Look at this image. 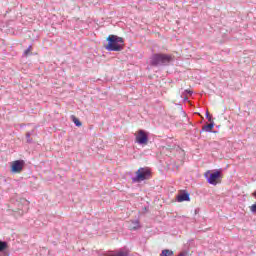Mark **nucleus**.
<instances>
[{
	"instance_id": "6",
	"label": "nucleus",
	"mask_w": 256,
	"mask_h": 256,
	"mask_svg": "<svg viewBox=\"0 0 256 256\" xmlns=\"http://www.w3.org/2000/svg\"><path fill=\"white\" fill-rule=\"evenodd\" d=\"M23 167H25V161L15 160L11 164V173H21V171H23Z\"/></svg>"
},
{
	"instance_id": "9",
	"label": "nucleus",
	"mask_w": 256,
	"mask_h": 256,
	"mask_svg": "<svg viewBox=\"0 0 256 256\" xmlns=\"http://www.w3.org/2000/svg\"><path fill=\"white\" fill-rule=\"evenodd\" d=\"M213 127H215V122H210V124L204 125L202 127V130L200 131V133H203V131H205L206 133H212Z\"/></svg>"
},
{
	"instance_id": "8",
	"label": "nucleus",
	"mask_w": 256,
	"mask_h": 256,
	"mask_svg": "<svg viewBox=\"0 0 256 256\" xmlns=\"http://www.w3.org/2000/svg\"><path fill=\"white\" fill-rule=\"evenodd\" d=\"M0 254L1 256H9V243L7 241L0 240Z\"/></svg>"
},
{
	"instance_id": "4",
	"label": "nucleus",
	"mask_w": 256,
	"mask_h": 256,
	"mask_svg": "<svg viewBox=\"0 0 256 256\" xmlns=\"http://www.w3.org/2000/svg\"><path fill=\"white\" fill-rule=\"evenodd\" d=\"M222 175L223 173L221 170H208L204 174V177L210 185H217L218 183H221Z\"/></svg>"
},
{
	"instance_id": "18",
	"label": "nucleus",
	"mask_w": 256,
	"mask_h": 256,
	"mask_svg": "<svg viewBox=\"0 0 256 256\" xmlns=\"http://www.w3.org/2000/svg\"><path fill=\"white\" fill-rule=\"evenodd\" d=\"M199 211H200V209L196 208L195 211H194L195 215H197L199 213Z\"/></svg>"
},
{
	"instance_id": "17",
	"label": "nucleus",
	"mask_w": 256,
	"mask_h": 256,
	"mask_svg": "<svg viewBox=\"0 0 256 256\" xmlns=\"http://www.w3.org/2000/svg\"><path fill=\"white\" fill-rule=\"evenodd\" d=\"M185 93H187L188 95H193V92L191 90H185Z\"/></svg>"
},
{
	"instance_id": "14",
	"label": "nucleus",
	"mask_w": 256,
	"mask_h": 256,
	"mask_svg": "<svg viewBox=\"0 0 256 256\" xmlns=\"http://www.w3.org/2000/svg\"><path fill=\"white\" fill-rule=\"evenodd\" d=\"M206 119H208L209 123L213 122V116L209 114V111H206Z\"/></svg>"
},
{
	"instance_id": "10",
	"label": "nucleus",
	"mask_w": 256,
	"mask_h": 256,
	"mask_svg": "<svg viewBox=\"0 0 256 256\" xmlns=\"http://www.w3.org/2000/svg\"><path fill=\"white\" fill-rule=\"evenodd\" d=\"M132 226L130 227V231H137V229H141V223L139 220H132Z\"/></svg>"
},
{
	"instance_id": "16",
	"label": "nucleus",
	"mask_w": 256,
	"mask_h": 256,
	"mask_svg": "<svg viewBox=\"0 0 256 256\" xmlns=\"http://www.w3.org/2000/svg\"><path fill=\"white\" fill-rule=\"evenodd\" d=\"M252 213H256V202L251 206Z\"/></svg>"
},
{
	"instance_id": "12",
	"label": "nucleus",
	"mask_w": 256,
	"mask_h": 256,
	"mask_svg": "<svg viewBox=\"0 0 256 256\" xmlns=\"http://www.w3.org/2000/svg\"><path fill=\"white\" fill-rule=\"evenodd\" d=\"M72 121L76 125V127H81V125H83V123H81V120H79V118L75 116H72Z\"/></svg>"
},
{
	"instance_id": "21",
	"label": "nucleus",
	"mask_w": 256,
	"mask_h": 256,
	"mask_svg": "<svg viewBox=\"0 0 256 256\" xmlns=\"http://www.w3.org/2000/svg\"><path fill=\"white\" fill-rule=\"evenodd\" d=\"M253 197L256 199V190L253 192Z\"/></svg>"
},
{
	"instance_id": "1",
	"label": "nucleus",
	"mask_w": 256,
	"mask_h": 256,
	"mask_svg": "<svg viewBox=\"0 0 256 256\" xmlns=\"http://www.w3.org/2000/svg\"><path fill=\"white\" fill-rule=\"evenodd\" d=\"M173 63V56L165 53H154L149 60L150 67H169Z\"/></svg>"
},
{
	"instance_id": "11",
	"label": "nucleus",
	"mask_w": 256,
	"mask_h": 256,
	"mask_svg": "<svg viewBox=\"0 0 256 256\" xmlns=\"http://www.w3.org/2000/svg\"><path fill=\"white\" fill-rule=\"evenodd\" d=\"M160 256H173V251L169 249L162 250Z\"/></svg>"
},
{
	"instance_id": "13",
	"label": "nucleus",
	"mask_w": 256,
	"mask_h": 256,
	"mask_svg": "<svg viewBox=\"0 0 256 256\" xmlns=\"http://www.w3.org/2000/svg\"><path fill=\"white\" fill-rule=\"evenodd\" d=\"M31 134H32V132H27L26 133V143H28V144L33 143V139L31 138Z\"/></svg>"
},
{
	"instance_id": "2",
	"label": "nucleus",
	"mask_w": 256,
	"mask_h": 256,
	"mask_svg": "<svg viewBox=\"0 0 256 256\" xmlns=\"http://www.w3.org/2000/svg\"><path fill=\"white\" fill-rule=\"evenodd\" d=\"M107 45L104 46L106 51H123L125 47V40L117 35H109L107 37Z\"/></svg>"
},
{
	"instance_id": "15",
	"label": "nucleus",
	"mask_w": 256,
	"mask_h": 256,
	"mask_svg": "<svg viewBox=\"0 0 256 256\" xmlns=\"http://www.w3.org/2000/svg\"><path fill=\"white\" fill-rule=\"evenodd\" d=\"M31 48H32V46H29V47L24 51V53H23V56H24V57H27V55H29V53H31Z\"/></svg>"
},
{
	"instance_id": "20",
	"label": "nucleus",
	"mask_w": 256,
	"mask_h": 256,
	"mask_svg": "<svg viewBox=\"0 0 256 256\" xmlns=\"http://www.w3.org/2000/svg\"><path fill=\"white\" fill-rule=\"evenodd\" d=\"M168 147H169V149H173V147H175V145H170Z\"/></svg>"
},
{
	"instance_id": "7",
	"label": "nucleus",
	"mask_w": 256,
	"mask_h": 256,
	"mask_svg": "<svg viewBox=\"0 0 256 256\" xmlns=\"http://www.w3.org/2000/svg\"><path fill=\"white\" fill-rule=\"evenodd\" d=\"M176 201H178V203H183V201H191L189 192H187V190H181L176 196Z\"/></svg>"
},
{
	"instance_id": "3",
	"label": "nucleus",
	"mask_w": 256,
	"mask_h": 256,
	"mask_svg": "<svg viewBox=\"0 0 256 256\" xmlns=\"http://www.w3.org/2000/svg\"><path fill=\"white\" fill-rule=\"evenodd\" d=\"M134 177H132V183H143V181H149L151 177H153V173L151 172V168L149 167H141L135 172Z\"/></svg>"
},
{
	"instance_id": "5",
	"label": "nucleus",
	"mask_w": 256,
	"mask_h": 256,
	"mask_svg": "<svg viewBox=\"0 0 256 256\" xmlns=\"http://www.w3.org/2000/svg\"><path fill=\"white\" fill-rule=\"evenodd\" d=\"M135 143H138V145H147L149 143V133L145 130H138Z\"/></svg>"
},
{
	"instance_id": "19",
	"label": "nucleus",
	"mask_w": 256,
	"mask_h": 256,
	"mask_svg": "<svg viewBox=\"0 0 256 256\" xmlns=\"http://www.w3.org/2000/svg\"><path fill=\"white\" fill-rule=\"evenodd\" d=\"M104 255L105 256H113V254H111V253H105Z\"/></svg>"
},
{
	"instance_id": "22",
	"label": "nucleus",
	"mask_w": 256,
	"mask_h": 256,
	"mask_svg": "<svg viewBox=\"0 0 256 256\" xmlns=\"http://www.w3.org/2000/svg\"><path fill=\"white\" fill-rule=\"evenodd\" d=\"M184 99H185V101H187V97H185Z\"/></svg>"
}]
</instances>
